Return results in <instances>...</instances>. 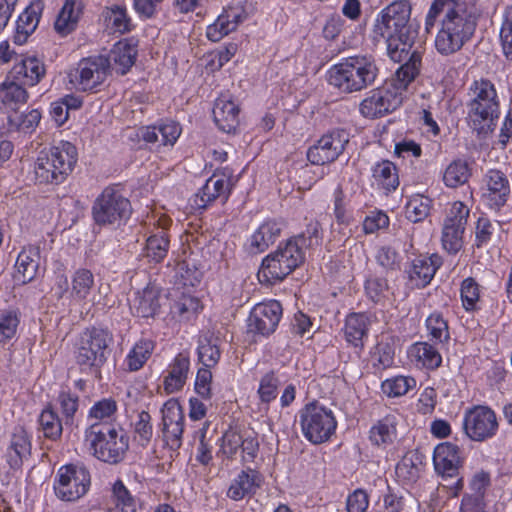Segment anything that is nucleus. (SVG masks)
<instances>
[{"mask_svg":"<svg viewBox=\"0 0 512 512\" xmlns=\"http://www.w3.org/2000/svg\"><path fill=\"white\" fill-rule=\"evenodd\" d=\"M470 210L462 202H454L444 220L442 229V246L451 253H457L463 245V233Z\"/></svg>","mask_w":512,"mask_h":512,"instance_id":"16","label":"nucleus"},{"mask_svg":"<svg viewBox=\"0 0 512 512\" xmlns=\"http://www.w3.org/2000/svg\"><path fill=\"white\" fill-rule=\"evenodd\" d=\"M379 74L376 61L367 55L346 57L327 71L328 83L340 93L360 92L373 85Z\"/></svg>","mask_w":512,"mask_h":512,"instance_id":"4","label":"nucleus"},{"mask_svg":"<svg viewBox=\"0 0 512 512\" xmlns=\"http://www.w3.org/2000/svg\"><path fill=\"white\" fill-rule=\"evenodd\" d=\"M471 176V169L467 161L456 159L452 161L443 173V182L449 188L464 185Z\"/></svg>","mask_w":512,"mask_h":512,"instance_id":"49","label":"nucleus"},{"mask_svg":"<svg viewBox=\"0 0 512 512\" xmlns=\"http://www.w3.org/2000/svg\"><path fill=\"white\" fill-rule=\"evenodd\" d=\"M428 338L437 345L444 346L450 340L448 321L439 311L432 312L425 320Z\"/></svg>","mask_w":512,"mask_h":512,"instance_id":"44","label":"nucleus"},{"mask_svg":"<svg viewBox=\"0 0 512 512\" xmlns=\"http://www.w3.org/2000/svg\"><path fill=\"white\" fill-rule=\"evenodd\" d=\"M159 308V291L154 286H147L141 291H136L130 302L132 314L141 318L154 317Z\"/></svg>","mask_w":512,"mask_h":512,"instance_id":"33","label":"nucleus"},{"mask_svg":"<svg viewBox=\"0 0 512 512\" xmlns=\"http://www.w3.org/2000/svg\"><path fill=\"white\" fill-rule=\"evenodd\" d=\"M261 474L251 468L240 471L231 481L226 496L233 501L253 497L262 485Z\"/></svg>","mask_w":512,"mask_h":512,"instance_id":"22","label":"nucleus"},{"mask_svg":"<svg viewBox=\"0 0 512 512\" xmlns=\"http://www.w3.org/2000/svg\"><path fill=\"white\" fill-rule=\"evenodd\" d=\"M408 358L416 367L436 369L442 363V356L434 345L429 342H416L407 351Z\"/></svg>","mask_w":512,"mask_h":512,"instance_id":"34","label":"nucleus"},{"mask_svg":"<svg viewBox=\"0 0 512 512\" xmlns=\"http://www.w3.org/2000/svg\"><path fill=\"white\" fill-rule=\"evenodd\" d=\"M58 403L64 417V423L66 425L71 424L73 422L74 415L78 410V396L69 391H61L58 396Z\"/></svg>","mask_w":512,"mask_h":512,"instance_id":"61","label":"nucleus"},{"mask_svg":"<svg viewBox=\"0 0 512 512\" xmlns=\"http://www.w3.org/2000/svg\"><path fill=\"white\" fill-rule=\"evenodd\" d=\"M281 233V225L276 220L264 221L248 238L245 248L250 254L264 252L272 245Z\"/></svg>","mask_w":512,"mask_h":512,"instance_id":"28","label":"nucleus"},{"mask_svg":"<svg viewBox=\"0 0 512 512\" xmlns=\"http://www.w3.org/2000/svg\"><path fill=\"white\" fill-rule=\"evenodd\" d=\"M39 255V247L34 245H29L21 250L15 263V281L26 284L36 277L39 268Z\"/></svg>","mask_w":512,"mask_h":512,"instance_id":"31","label":"nucleus"},{"mask_svg":"<svg viewBox=\"0 0 512 512\" xmlns=\"http://www.w3.org/2000/svg\"><path fill=\"white\" fill-rule=\"evenodd\" d=\"M44 10L43 0H32L30 5L19 15L16 23L14 43L21 45L37 28Z\"/></svg>","mask_w":512,"mask_h":512,"instance_id":"29","label":"nucleus"},{"mask_svg":"<svg viewBox=\"0 0 512 512\" xmlns=\"http://www.w3.org/2000/svg\"><path fill=\"white\" fill-rule=\"evenodd\" d=\"M500 40L505 56L512 60V5L503 12Z\"/></svg>","mask_w":512,"mask_h":512,"instance_id":"59","label":"nucleus"},{"mask_svg":"<svg viewBox=\"0 0 512 512\" xmlns=\"http://www.w3.org/2000/svg\"><path fill=\"white\" fill-rule=\"evenodd\" d=\"M110 74L109 61L105 55H94L81 59L77 66L69 71L68 80L78 91L95 92Z\"/></svg>","mask_w":512,"mask_h":512,"instance_id":"12","label":"nucleus"},{"mask_svg":"<svg viewBox=\"0 0 512 512\" xmlns=\"http://www.w3.org/2000/svg\"><path fill=\"white\" fill-rule=\"evenodd\" d=\"M282 317V306L277 300L256 304L248 317V330L261 336L274 333Z\"/></svg>","mask_w":512,"mask_h":512,"instance_id":"18","label":"nucleus"},{"mask_svg":"<svg viewBox=\"0 0 512 512\" xmlns=\"http://www.w3.org/2000/svg\"><path fill=\"white\" fill-rule=\"evenodd\" d=\"M213 117L220 130L234 132L239 124V108L228 96L222 95L215 101Z\"/></svg>","mask_w":512,"mask_h":512,"instance_id":"32","label":"nucleus"},{"mask_svg":"<svg viewBox=\"0 0 512 512\" xmlns=\"http://www.w3.org/2000/svg\"><path fill=\"white\" fill-rule=\"evenodd\" d=\"M90 473L82 465L68 464L58 469L54 482L56 496L68 502L82 498L90 487Z\"/></svg>","mask_w":512,"mask_h":512,"instance_id":"13","label":"nucleus"},{"mask_svg":"<svg viewBox=\"0 0 512 512\" xmlns=\"http://www.w3.org/2000/svg\"><path fill=\"white\" fill-rule=\"evenodd\" d=\"M32 436L20 425L15 426L10 434L6 449V457L9 466L18 469L24 460L31 455Z\"/></svg>","mask_w":512,"mask_h":512,"instance_id":"23","label":"nucleus"},{"mask_svg":"<svg viewBox=\"0 0 512 512\" xmlns=\"http://www.w3.org/2000/svg\"><path fill=\"white\" fill-rule=\"evenodd\" d=\"M95 286L93 273L86 268L77 269L71 278V297L78 300H87Z\"/></svg>","mask_w":512,"mask_h":512,"instance_id":"46","label":"nucleus"},{"mask_svg":"<svg viewBox=\"0 0 512 512\" xmlns=\"http://www.w3.org/2000/svg\"><path fill=\"white\" fill-rule=\"evenodd\" d=\"M441 265L442 258L438 254L415 258L407 271L410 282L416 288H424L431 282Z\"/></svg>","mask_w":512,"mask_h":512,"instance_id":"25","label":"nucleus"},{"mask_svg":"<svg viewBox=\"0 0 512 512\" xmlns=\"http://www.w3.org/2000/svg\"><path fill=\"white\" fill-rule=\"evenodd\" d=\"M298 414L302 434L312 444L328 441L336 431L334 412L316 401L306 404Z\"/></svg>","mask_w":512,"mask_h":512,"instance_id":"11","label":"nucleus"},{"mask_svg":"<svg viewBox=\"0 0 512 512\" xmlns=\"http://www.w3.org/2000/svg\"><path fill=\"white\" fill-rule=\"evenodd\" d=\"M189 372V356L179 353L166 369V375L164 376L163 381L164 390L168 394L180 391L186 384Z\"/></svg>","mask_w":512,"mask_h":512,"instance_id":"30","label":"nucleus"},{"mask_svg":"<svg viewBox=\"0 0 512 512\" xmlns=\"http://www.w3.org/2000/svg\"><path fill=\"white\" fill-rule=\"evenodd\" d=\"M410 15L411 6L407 0L392 2L377 15L372 37L375 42L386 44L388 56L394 62L410 63L414 56H418L420 69L422 54L414 47L418 32L409 24Z\"/></svg>","mask_w":512,"mask_h":512,"instance_id":"2","label":"nucleus"},{"mask_svg":"<svg viewBox=\"0 0 512 512\" xmlns=\"http://www.w3.org/2000/svg\"><path fill=\"white\" fill-rule=\"evenodd\" d=\"M481 12L472 1L456 3L453 0H434L426 15L425 24L429 29L443 13L440 29L434 40L436 51L442 56L459 52L474 36Z\"/></svg>","mask_w":512,"mask_h":512,"instance_id":"1","label":"nucleus"},{"mask_svg":"<svg viewBox=\"0 0 512 512\" xmlns=\"http://www.w3.org/2000/svg\"><path fill=\"white\" fill-rule=\"evenodd\" d=\"M27 99L28 93L19 83L5 80L0 84V109L4 112H17Z\"/></svg>","mask_w":512,"mask_h":512,"instance_id":"36","label":"nucleus"},{"mask_svg":"<svg viewBox=\"0 0 512 512\" xmlns=\"http://www.w3.org/2000/svg\"><path fill=\"white\" fill-rule=\"evenodd\" d=\"M46 73L43 62L35 56L21 58L12 69V74L25 85L34 86Z\"/></svg>","mask_w":512,"mask_h":512,"instance_id":"37","label":"nucleus"},{"mask_svg":"<svg viewBox=\"0 0 512 512\" xmlns=\"http://www.w3.org/2000/svg\"><path fill=\"white\" fill-rule=\"evenodd\" d=\"M82 0H65L54 23V28L62 36H66L77 27L82 14Z\"/></svg>","mask_w":512,"mask_h":512,"instance_id":"38","label":"nucleus"},{"mask_svg":"<svg viewBox=\"0 0 512 512\" xmlns=\"http://www.w3.org/2000/svg\"><path fill=\"white\" fill-rule=\"evenodd\" d=\"M102 18L108 30L113 33L125 34L132 30V20L123 4H113L105 7L102 11Z\"/></svg>","mask_w":512,"mask_h":512,"instance_id":"39","label":"nucleus"},{"mask_svg":"<svg viewBox=\"0 0 512 512\" xmlns=\"http://www.w3.org/2000/svg\"><path fill=\"white\" fill-rule=\"evenodd\" d=\"M138 54L137 42L134 39H123L115 43L108 55L110 72L126 74L134 65Z\"/></svg>","mask_w":512,"mask_h":512,"instance_id":"24","label":"nucleus"},{"mask_svg":"<svg viewBox=\"0 0 512 512\" xmlns=\"http://www.w3.org/2000/svg\"><path fill=\"white\" fill-rule=\"evenodd\" d=\"M246 18L247 14L242 7H228L222 11L212 24L207 26L206 36L210 41L218 42L235 31Z\"/></svg>","mask_w":512,"mask_h":512,"instance_id":"20","label":"nucleus"},{"mask_svg":"<svg viewBox=\"0 0 512 512\" xmlns=\"http://www.w3.org/2000/svg\"><path fill=\"white\" fill-rule=\"evenodd\" d=\"M84 436L92 455L105 463H120L129 449V437L121 427L89 425Z\"/></svg>","mask_w":512,"mask_h":512,"instance_id":"8","label":"nucleus"},{"mask_svg":"<svg viewBox=\"0 0 512 512\" xmlns=\"http://www.w3.org/2000/svg\"><path fill=\"white\" fill-rule=\"evenodd\" d=\"M381 387L385 395L390 398H396L404 396L414 389L416 387V380L410 376L398 375L383 381Z\"/></svg>","mask_w":512,"mask_h":512,"instance_id":"50","label":"nucleus"},{"mask_svg":"<svg viewBox=\"0 0 512 512\" xmlns=\"http://www.w3.org/2000/svg\"><path fill=\"white\" fill-rule=\"evenodd\" d=\"M481 297V288L472 277L465 278L460 286V298L465 311H475Z\"/></svg>","mask_w":512,"mask_h":512,"instance_id":"51","label":"nucleus"},{"mask_svg":"<svg viewBox=\"0 0 512 512\" xmlns=\"http://www.w3.org/2000/svg\"><path fill=\"white\" fill-rule=\"evenodd\" d=\"M230 194V179L225 175L214 174L192 198V206L196 209H205L217 198L224 201Z\"/></svg>","mask_w":512,"mask_h":512,"instance_id":"21","label":"nucleus"},{"mask_svg":"<svg viewBox=\"0 0 512 512\" xmlns=\"http://www.w3.org/2000/svg\"><path fill=\"white\" fill-rule=\"evenodd\" d=\"M431 207V199L423 195H414L406 203V218L413 223L424 220L428 215Z\"/></svg>","mask_w":512,"mask_h":512,"instance_id":"52","label":"nucleus"},{"mask_svg":"<svg viewBox=\"0 0 512 512\" xmlns=\"http://www.w3.org/2000/svg\"><path fill=\"white\" fill-rule=\"evenodd\" d=\"M349 142V133L343 129H335L324 134L307 151V159L313 165H324L334 162L343 153Z\"/></svg>","mask_w":512,"mask_h":512,"instance_id":"17","label":"nucleus"},{"mask_svg":"<svg viewBox=\"0 0 512 512\" xmlns=\"http://www.w3.org/2000/svg\"><path fill=\"white\" fill-rule=\"evenodd\" d=\"M242 436L243 435L236 430H227L221 438L220 451L227 458L233 459L241 446Z\"/></svg>","mask_w":512,"mask_h":512,"instance_id":"63","label":"nucleus"},{"mask_svg":"<svg viewBox=\"0 0 512 512\" xmlns=\"http://www.w3.org/2000/svg\"><path fill=\"white\" fill-rule=\"evenodd\" d=\"M170 241L164 229H158L146 239L144 248V256L150 262L160 263L167 256L169 251Z\"/></svg>","mask_w":512,"mask_h":512,"instance_id":"43","label":"nucleus"},{"mask_svg":"<svg viewBox=\"0 0 512 512\" xmlns=\"http://www.w3.org/2000/svg\"><path fill=\"white\" fill-rule=\"evenodd\" d=\"M366 296L374 303H380L388 297L389 285L387 279L377 275H370L365 281Z\"/></svg>","mask_w":512,"mask_h":512,"instance_id":"54","label":"nucleus"},{"mask_svg":"<svg viewBox=\"0 0 512 512\" xmlns=\"http://www.w3.org/2000/svg\"><path fill=\"white\" fill-rule=\"evenodd\" d=\"M155 344L149 339L138 340L127 353L123 365L127 371L140 370L151 357Z\"/></svg>","mask_w":512,"mask_h":512,"instance_id":"40","label":"nucleus"},{"mask_svg":"<svg viewBox=\"0 0 512 512\" xmlns=\"http://www.w3.org/2000/svg\"><path fill=\"white\" fill-rule=\"evenodd\" d=\"M370 321L364 313H352L347 316L344 326L346 341L357 349L364 347L368 338Z\"/></svg>","mask_w":512,"mask_h":512,"instance_id":"35","label":"nucleus"},{"mask_svg":"<svg viewBox=\"0 0 512 512\" xmlns=\"http://www.w3.org/2000/svg\"><path fill=\"white\" fill-rule=\"evenodd\" d=\"M113 341V334L108 328L92 326L84 329L79 334L75 352L80 370L99 377L101 368L108 360Z\"/></svg>","mask_w":512,"mask_h":512,"instance_id":"7","label":"nucleus"},{"mask_svg":"<svg viewBox=\"0 0 512 512\" xmlns=\"http://www.w3.org/2000/svg\"><path fill=\"white\" fill-rule=\"evenodd\" d=\"M19 322V313L16 310L0 312V343H6L14 337Z\"/></svg>","mask_w":512,"mask_h":512,"instance_id":"55","label":"nucleus"},{"mask_svg":"<svg viewBox=\"0 0 512 512\" xmlns=\"http://www.w3.org/2000/svg\"><path fill=\"white\" fill-rule=\"evenodd\" d=\"M162 426L185 422V417L179 402L175 399L167 400L162 408Z\"/></svg>","mask_w":512,"mask_h":512,"instance_id":"62","label":"nucleus"},{"mask_svg":"<svg viewBox=\"0 0 512 512\" xmlns=\"http://www.w3.org/2000/svg\"><path fill=\"white\" fill-rule=\"evenodd\" d=\"M279 378L273 373L265 374L259 383L258 395L263 403H270L275 400L278 395Z\"/></svg>","mask_w":512,"mask_h":512,"instance_id":"57","label":"nucleus"},{"mask_svg":"<svg viewBox=\"0 0 512 512\" xmlns=\"http://www.w3.org/2000/svg\"><path fill=\"white\" fill-rule=\"evenodd\" d=\"M372 176L379 186L390 192L399 185V177L395 164L389 160H382L372 168Z\"/></svg>","mask_w":512,"mask_h":512,"instance_id":"45","label":"nucleus"},{"mask_svg":"<svg viewBox=\"0 0 512 512\" xmlns=\"http://www.w3.org/2000/svg\"><path fill=\"white\" fill-rule=\"evenodd\" d=\"M420 72L418 56L410 63H403L385 83L373 89L360 103V113L375 119L396 110L403 102L409 85Z\"/></svg>","mask_w":512,"mask_h":512,"instance_id":"3","label":"nucleus"},{"mask_svg":"<svg viewBox=\"0 0 512 512\" xmlns=\"http://www.w3.org/2000/svg\"><path fill=\"white\" fill-rule=\"evenodd\" d=\"M462 427L470 440L483 442L497 434L499 424L495 412L490 407L477 405L465 411Z\"/></svg>","mask_w":512,"mask_h":512,"instance_id":"14","label":"nucleus"},{"mask_svg":"<svg viewBox=\"0 0 512 512\" xmlns=\"http://www.w3.org/2000/svg\"><path fill=\"white\" fill-rule=\"evenodd\" d=\"M511 185L507 175L499 169H489L482 179V198L491 209L499 210L510 196Z\"/></svg>","mask_w":512,"mask_h":512,"instance_id":"19","label":"nucleus"},{"mask_svg":"<svg viewBox=\"0 0 512 512\" xmlns=\"http://www.w3.org/2000/svg\"><path fill=\"white\" fill-rule=\"evenodd\" d=\"M118 411L117 402L112 398H102L90 407L87 420L89 425H111Z\"/></svg>","mask_w":512,"mask_h":512,"instance_id":"42","label":"nucleus"},{"mask_svg":"<svg viewBox=\"0 0 512 512\" xmlns=\"http://www.w3.org/2000/svg\"><path fill=\"white\" fill-rule=\"evenodd\" d=\"M41 120V112L38 109H31L27 113L11 114L8 121L12 127L24 133L32 132Z\"/></svg>","mask_w":512,"mask_h":512,"instance_id":"53","label":"nucleus"},{"mask_svg":"<svg viewBox=\"0 0 512 512\" xmlns=\"http://www.w3.org/2000/svg\"><path fill=\"white\" fill-rule=\"evenodd\" d=\"M181 135V127L173 121H166L154 126L144 127L141 131L142 139L152 146H173Z\"/></svg>","mask_w":512,"mask_h":512,"instance_id":"27","label":"nucleus"},{"mask_svg":"<svg viewBox=\"0 0 512 512\" xmlns=\"http://www.w3.org/2000/svg\"><path fill=\"white\" fill-rule=\"evenodd\" d=\"M402 416L397 411H391L376 423L369 430L370 442L378 447H387L397 438V426Z\"/></svg>","mask_w":512,"mask_h":512,"instance_id":"26","label":"nucleus"},{"mask_svg":"<svg viewBox=\"0 0 512 512\" xmlns=\"http://www.w3.org/2000/svg\"><path fill=\"white\" fill-rule=\"evenodd\" d=\"M38 424L45 438L56 441L61 437L63 432L62 420L51 406L42 410L38 417Z\"/></svg>","mask_w":512,"mask_h":512,"instance_id":"47","label":"nucleus"},{"mask_svg":"<svg viewBox=\"0 0 512 512\" xmlns=\"http://www.w3.org/2000/svg\"><path fill=\"white\" fill-rule=\"evenodd\" d=\"M460 448L450 442L438 444L433 452V464L436 473L443 479L457 478L451 489V496L457 497L464 487L462 477H458L462 466Z\"/></svg>","mask_w":512,"mask_h":512,"instance_id":"15","label":"nucleus"},{"mask_svg":"<svg viewBox=\"0 0 512 512\" xmlns=\"http://www.w3.org/2000/svg\"><path fill=\"white\" fill-rule=\"evenodd\" d=\"M77 160L76 146L68 141H60L39 152L34 162L35 179L41 184L59 185L73 172Z\"/></svg>","mask_w":512,"mask_h":512,"instance_id":"6","label":"nucleus"},{"mask_svg":"<svg viewBox=\"0 0 512 512\" xmlns=\"http://www.w3.org/2000/svg\"><path fill=\"white\" fill-rule=\"evenodd\" d=\"M467 119L478 134H487L496 127L500 115V103L496 88L487 79L475 80L469 87Z\"/></svg>","mask_w":512,"mask_h":512,"instance_id":"5","label":"nucleus"},{"mask_svg":"<svg viewBox=\"0 0 512 512\" xmlns=\"http://www.w3.org/2000/svg\"><path fill=\"white\" fill-rule=\"evenodd\" d=\"M92 218L99 227L117 228L130 218L132 207L118 185L105 187L92 205Z\"/></svg>","mask_w":512,"mask_h":512,"instance_id":"10","label":"nucleus"},{"mask_svg":"<svg viewBox=\"0 0 512 512\" xmlns=\"http://www.w3.org/2000/svg\"><path fill=\"white\" fill-rule=\"evenodd\" d=\"M491 486V476L490 473L480 470L475 472L468 483L469 491L466 492V495H471L474 497H481L485 500L486 493Z\"/></svg>","mask_w":512,"mask_h":512,"instance_id":"58","label":"nucleus"},{"mask_svg":"<svg viewBox=\"0 0 512 512\" xmlns=\"http://www.w3.org/2000/svg\"><path fill=\"white\" fill-rule=\"evenodd\" d=\"M185 422L162 426V434L165 443L172 450H178L182 445Z\"/></svg>","mask_w":512,"mask_h":512,"instance_id":"64","label":"nucleus"},{"mask_svg":"<svg viewBox=\"0 0 512 512\" xmlns=\"http://www.w3.org/2000/svg\"><path fill=\"white\" fill-rule=\"evenodd\" d=\"M201 308L197 297L182 294L171 306V313L178 321L188 322L196 318Z\"/></svg>","mask_w":512,"mask_h":512,"instance_id":"48","label":"nucleus"},{"mask_svg":"<svg viewBox=\"0 0 512 512\" xmlns=\"http://www.w3.org/2000/svg\"><path fill=\"white\" fill-rule=\"evenodd\" d=\"M113 503L115 507H122L129 512H136V500L125 487L122 481L118 480L113 485Z\"/></svg>","mask_w":512,"mask_h":512,"instance_id":"60","label":"nucleus"},{"mask_svg":"<svg viewBox=\"0 0 512 512\" xmlns=\"http://www.w3.org/2000/svg\"><path fill=\"white\" fill-rule=\"evenodd\" d=\"M198 360L207 368L214 367L220 360L219 338L211 332L199 336L197 346Z\"/></svg>","mask_w":512,"mask_h":512,"instance_id":"41","label":"nucleus"},{"mask_svg":"<svg viewBox=\"0 0 512 512\" xmlns=\"http://www.w3.org/2000/svg\"><path fill=\"white\" fill-rule=\"evenodd\" d=\"M304 259V238H291L263 259L258 278L271 285L279 283L299 267Z\"/></svg>","mask_w":512,"mask_h":512,"instance_id":"9","label":"nucleus"},{"mask_svg":"<svg viewBox=\"0 0 512 512\" xmlns=\"http://www.w3.org/2000/svg\"><path fill=\"white\" fill-rule=\"evenodd\" d=\"M134 436L139 444L146 446L153 436L151 415L147 411H141L133 423Z\"/></svg>","mask_w":512,"mask_h":512,"instance_id":"56","label":"nucleus"}]
</instances>
